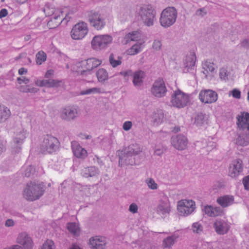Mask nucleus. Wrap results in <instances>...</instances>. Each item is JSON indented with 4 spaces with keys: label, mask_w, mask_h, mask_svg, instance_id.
Masks as SVG:
<instances>
[{
    "label": "nucleus",
    "mask_w": 249,
    "mask_h": 249,
    "mask_svg": "<svg viewBox=\"0 0 249 249\" xmlns=\"http://www.w3.org/2000/svg\"><path fill=\"white\" fill-rule=\"evenodd\" d=\"M179 130H180V128H179V127H175V128L173 129L172 131H173V132H175V133H177V132H178Z\"/></svg>",
    "instance_id": "59"
},
{
    "label": "nucleus",
    "mask_w": 249,
    "mask_h": 249,
    "mask_svg": "<svg viewBox=\"0 0 249 249\" xmlns=\"http://www.w3.org/2000/svg\"><path fill=\"white\" fill-rule=\"evenodd\" d=\"M237 124L239 128L249 130V113H241L237 117Z\"/></svg>",
    "instance_id": "19"
},
{
    "label": "nucleus",
    "mask_w": 249,
    "mask_h": 249,
    "mask_svg": "<svg viewBox=\"0 0 249 249\" xmlns=\"http://www.w3.org/2000/svg\"><path fill=\"white\" fill-rule=\"evenodd\" d=\"M95 172V168L94 167L88 168L85 170L83 176L86 178H88L89 177H92V176L94 175Z\"/></svg>",
    "instance_id": "40"
},
{
    "label": "nucleus",
    "mask_w": 249,
    "mask_h": 249,
    "mask_svg": "<svg viewBox=\"0 0 249 249\" xmlns=\"http://www.w3.org/2000/svg\"><path fill=\"white\" fill-rule=\"evenodd\" d=\"M130 212L133 213H136L138 212V206L135 203L131 204L129 208Z\"/></svg>",
    "instance_id": "49"
},
{
    "label": "nucleus",
    "mask_w": 249,
    "mask_h": 249,
    "mask_svg": "<svg viewBox=\"0 0 249 249\" xmlns=\"http://www.w3.org/2000/svg\"><path fill=\"white\" fill-rule=\"evenodd\" d=\"M129 150L127 152V157H132L133 155L138 154L140 150V147L137 144H133L128 147Z\"/></svg>",
    "instance_id": "34"
},
{
    "label": "nucleus",
    "mask_w": 249,
    "mask_h": 249,
    "mask_svg": "<svg viewBox=\"0 0 249 249\" xmlns=\"http://www.w3.org/2000/svg\"><path fill=\"white\" fill-rule=\"evenodd\" d=\"M15 225L14 221L11 219H8L5 221V225L6 227H11Z\"/></svg>",
    "instance_id": "52"
},
{
    "label": "nucleus",
    "mask_w": 249,
    "mask_h": 249,
    "mask_svg": "<svg viewBox=\"0 0 249 249\" xmlns=\"http://www.w3.org/2000/svg\"><path fill=\"white\" fill-rule=\"evenodd\" d=\"M88 32L87 24L83 21L79 22L72 27L71 32V36L73 39L80 40L86 36Z\"/></svg>",
    "instance_id": "7"
},
{
    "label": "nucleus",
    "mask_w": 249,
    "mask_h": 249,
    "mask_svg": "<svg viewBox=\"0 0 249 249\" xmlns=\"http://www.w3.org/2000/svg\"><path fill=\"white\" fill-rule=\"evenodd\" d=\"M62 83L61 81L49 79V80H40L37 79L35 81V84L39 87H58Z\"/></svg>",
    "instance_id": "21"
},
{
    "label": "nucleus",
    "mask_w": 249,
    "mask_h": 249,
    "mask_svg": "<svg viewBox=\"0 0 249 249\" xmlns=\"http://www.w3.org/2000/svg\"><path fill=\"white\" fill-rule=\"evenodd\" d=\"M132 32L125 35L124 37V42L127 44L132 41Z\"/></svg>",
    "instance_id": "50"
},
{
    "label": "nucleus",
    "mask_w": 249,
    "mask_h": 249,
    "mask_svg": "<svg viewBox=\"0 0 249 249\" xmlns=\"http://www.w3.org/2000/svg\"><path fill=\"white\" fill-rule=\"evenodd\" d=\"M77 114V109L73 106H68L63 108L60 112V117L66 120L73 119Z\"/></svg>",
    "instance_id": "13"
},
{
    "label": "nucleus",
    "mask_w": 249,
    "mask_h": 249,
    "mask_svg": "<svg viewBox=\"0 0 249 249\" xmlns=\"http://www.w3.org/2000/svg\"><path fill=\"white\" fill-rule=\"evenodd\" d=\"M28 170H29L30 172H31V171H33L34 170V168L32 166H30L29 167L28 169H27V171Z\"/></svg>",
    "instance_id": "63"
},
{
    "label": "nucleus",
    "mask_w": 249,
    "mask_h": 249,
    "mask_svg": "<svg viewBox=\"0 0 249 249\" xmlns=\"http://www.w3.org/2000/svg\"><path fill=\"white\" fill-rule=\"evenodd\" d=\"M209 92H210L211 93H216L214 91L212 90H210V89H208V90H201L200 93H207Z\"/></svg>",
    "instance_id": "57"
},
{
    "label": "nucleus",
    "mask_w": 249,
    "mask_h": 249,
    "mask_svg": "<svg viewBox=\"0 0 249 249\" xmlns=\"http://www.w3.org/2000/svg\"><path fill=\"white\" fill-rule=\"evenodd\" d=\"M132 126V123L130 121H126L124 123L123 128L125 130L127 131L131 129Z\"/></svg>",
    "instance_id": "44"
},
{
    "label": "nucleus",
    "mask_w": 249,
    "mask_h": 249,
    "mask_svg": "<svg viewBox=\"0 0 249 249\" xmlns=\"http://www.w3.org/2000/svg\"><path fill=\"white\" fill-rule=\"evenodd\" d=\"M58 144L59 141L57 138L48 135L44 138L41 148L43 152L51 154L56 151Z\"/></svg>",
    "instance_id": "9"
},
{
    "label": "nucleus",
    "mask_w": 249,
    "mask_h": 249,
    "mask_svg": "<svg viewBox=\"0 0 249 249\" xmlns=\"http://www.w3.org/2000/svg\"><path fill=\"white\" fill-rule=\"evenodd\" d=\"M54 73V71L52 70H50L47 71L45 74V77L48 78H50Z\"/></svg>",
    "instance_id": "53"
},
{
    "label": "nucleus",
    "mask_w": 249,
    "mask_h": 249,
    "mask_svg": "<svg viewBox=\"0 0 249 249\" xmlns=\"http://www.w3.org/2000/svg\"><path fill=\"white\" fill-rule=\"evenodd\" d=\"M230 93L235 94V93H241V92L239 91V90H238L236 89H233L232 90H231Z\"/></svg>",
    "instance_id": "58"
},
{
    "label": "nucleus",
    "mask_w": 249,
    "mask_h": 249,
    "mask_svg": "<svg viewBox=\"0 0 249 249\" xmlns=\"http://www.w3.org/2000/svg\"><path fill=\"white\" fill-rule=\"evenodd\" d=\"M44 191L42 183L30 182L27 184L23 195L27 200L34 201L38 199L43 194Z\"/></svg>",
    "instance_id": "1"
},
{
    "label": "nucleus",
    "mask_w": 249,
    "mask_h": 249,
    "mask_svg": "<svg viewBox=\"0 0 249 249\" xmlns=\"http://www.w3.org/2000/svg\"><path fill=\"white\" fill-rule=\"evenodd\" d=\"M243 162L240 159L233 160L229 168V175L232 178L237 177L242 171Z\"/></svg>",
    "instance_id": "11"
},
{
    "label": "nucleus",
    "mask_w": 249,
    "mask_h": 249,
    "mask_svg": "<svg viewBox=\"0 0 249 249\" xmlns=\"http://www.w3.org/2000/svg\"><path fill=\"white\" fill-rule=\"evenodd\" d=\"M70 249H81L78 246H77L76 245H73L72 247Z\"/></svg>",
    "instance_id": "61"
},
{
    "label": "nucleus",
    "mask_w": 249,
    "mask_h": 249,
    "mask_svg": "<svg viewBox=\"0 0 249 249\" xmlns=\"http://www.w3.org/2000/svg\"><path fill=\"white\" fill-rule=\"evenodd\" d=\"M10 115V110L7 107L0 105V122L7 120Z\"/></svg>",
    "instance_id": "32"
},
{
    "label": "nucleus",
    "mask_w": 249,
    "mask_h": 249,
    "mask_svg": "<svg viewBox=\"0 0 249 249\" xmlns=\"http://www.w3.org/2000/svg\"><path fill=\"white\" fill-rule=\"evenodd\" d=\"M202 11V9H200L199 11H198L197 12V15H201L202 16H203V14H201V12Z\"/></svg>",
    "instance_id": "64"
},
{
    "label": "nucleus",
    "mask_w": 249,
    "mask_h": 249,
    "mask_svg": "<svg viewBox=\"0 0 249 249\" xmlns=\"http://www.w3.org/2000/svg\"><path fill=\"white\" fill-rule=\"evenodd\" d=\"M204 211L206 214L211 217L220 215L222 213V211L219 207H213L211 206H205Z\"/></svg>",
    "instance_id": "22"
},
{
    "label": "nucleus",
    "mask_w": 249,
    "mask_h": 249,
    "mask_svg": "<svg viewBox=\"0 0 249 249\" xmlns=\"http://www.w3.org/2000/svg\"><path fill=\"white\" fill-rule=\"evenodd\" d=\"M101 59L95 57H91L82 60L77 64V72L81 75H84L90 72L101 65Z\"/></svg>",
    "instance_id": "3"
},
{
    "label": "nucleus",
    "mask_w": 249,
    "mask_h": 249,
    "mask_svg": "<svg viewBox=\"0 0 249 249\" xmlns=\"http://www.w3.org/2000/svg\"><path fill=\"white\" fill-rule=\"evenodd\" d=\"M156 11L151 4L142 5L138 12V15L141 17L143 23L147 26H152L156 17Z\"/></svg>",
    "instance_id": "4"
},
{
    "label": "nucleus",
    "mask_w": 249,
    "mask_h": 249,
    "mask_svg": "<svg viewBox=\"0 0 249 249\" xmlns=\"http://www.w3.org/2000/svg\"><path fill=\"white\" fill-rule=\"evenodd\" d=\"M46 54L42 51H39L36 54V62L38 65H41L46 60Z\"/></svg>",
    "instance_id": "35"
},
{
    "label": "nucleus",
    "mask_w": 249,
    "mask_h": 249,
    "mask_svg": "<svg viewBox=\"0 0 249 249\" xmlns=\"http://www.w3.org/2000/svg\"><path fill=\"white\" fill-rule=\"evenodd\" d=\"M132 41H138L140 38V34L138 31L132 32Z\"/></svg>",
    "instance_id": "46"
},
{
    "label": "nucleus",
    "mask_w": 249,
    "mask_h": 249,
    "mask_svg": "<svg viewBox=\"0 0 249 249\" xmlns=\"http://www.w3.org/2000/svg\"><path fill=\"white\" fill-rule=\"evenodd\" d=\"M189 101L188 94H174L171 102L174 106L180 108L184 107Z\"/></svg>",
    "instance_id": "12"
},
{
    "label": "nucleus",
    "mask_w": 249,
    "mask_h": 249,
    "mask_svg": "<svg viewBox=\"0 0 249 249\" xmlns=\"http://www.w3.org/2000/svg\"><path fill=\"white\" fill-rule=\"evenodd\" d=\"M88 17L90 25L97 30H102L106 25L104 15L100 11H89Z\"/></svg>",
    "instance_id": "5"
},
{
    "label": "nucleus",
    "mask_w": 249,
    "mask_h": 249,
    "mask_svg": "<svg viewBox=\"0 0 249 249\" xmlns=\"http://www.w3.org/2000/svg\"><path fill=\"white\" fill-rule=\"evenodd\" d=\"M3 149V145L1 144H0V153H1Z\"/></svg>",
    "instance_id": "62"
},
{
    "label": "nucleus",
    "mask_w": 249,
    "mask_h": 249,
    "mask_svg": "<svg viewBox=\"0 0 249 249\" xmlns=\"http://www.w3.org/2000/svg\"><path fill=\"white\" fill-rule=\"evenodd\" d=\"M196 59V58L194 53H191L189 56L186 57L184 65L185 67L187 68V70L189 69H192L195 66Z\"/></svg>",
    "instance_id": "29"
},
{
    "label": "nucleus",
    "mask_w": 249,
    "mask_h": 249,
    "mask_svg": "<svg viewBox=\"0 0 249 249\" xmlns=\"http://www.w3.org/2000/svg\"><path fill=\"white\" fill-rule=\"evenodd\" d=\"M68 231L74 236H78L80 233V229L79 225L74 222L69 223L67 224Z\"/></svg>",
    "instance_id": "28"
},
{
    "label": "nucleus",
    "mask_w": 249,
    "mask_h": 249,
    "mask_svg": "<svg viewBox=\"0 0 249 249\" xmlns=\"http://www.w3.org/2000/svg\"><path fill=\"white\" fill-rule=\"evenodd\" d=\"M4 249H22V248L18 245H13L10 247L6 248Z\"/></svg>",
    "instance_id": "55"
},
{
    "label": "nucleus",
    "mask_w": 249,
    "mask_h": 249,
    "mask_svg": "<svg viewBox=\"0 0 249 249\" xmlns=\"http://www.w3.org/2000/svg\"><path fill=\"white\" fill-rule=\"evenodd\" d=\"M219 76L221 79H225L227 78L228 74L226 69L222 68L220 70Z\"/></svg>",
    "instance_id": "45"
},
{
    "label": "nucleus",
    "mask_w": 249,
    "mask_h": 249,
    "mask_svg": "<svg viewBox=\"0 0 249 249\" xmlns=\"http://www.w3.org/2000/svg\"><path fill=\"white\" fill-rule=\"evenodd\" d=\"M107 243L106 237L102 236H95L89 239L91 249H105Z\"/></svg>",
    "instance_id": "10"
},
{
    "label": "nucleus",
    "mask_w": 249,
    "mask_h": 249,
    "mask_svg": "<svg viewBox=\"0 0 249 249\" xmlns=\"http://www.w3.org/2000/svg\"><path fill=\"white\" fill-rule=\"evenodd\" d=\"M192 230L194 232L199 233L203 231V227L199 222L194 223L192 226Z\"/></svg>",
    "instance_id": "39"
},
{
    "label": "nucleus",
    "mask_w": 249,
    "mask_h": 249,
    "mask_svg": "<svg viewBox=\"0 0 249 249\" xmlns=\"http://www.w3.org/2000/svg\"><path fill=\"white\" fill-rule=\"evenodd\" d=\"M55 12L56 14L47 23V26L50 29H53L58 27L64 19L62 11L57 10Z\"/></svg>",
    "instance_id": "17"
},
{
    "label": "nucleus",
    "mask_w": 249,
    "mask_h": 249,
    "mask_svg": "<svg viewBox=\"0 0 249 249\" xmlns=\"http://www.w3.org/2000/svg\"><path fill=\"white\" fill-rule=\"evenodd\" d=\"M243 183L246 190H249V175L243 178Z\"/></svg>",
    "instance_id": "48"
},
{
    "label": "nucleus",
    "mask_w": 249,
    "mask_h": 249,
    "mask_svg": "<svg viewBox=\"0 0 249 249\" xmlns=\"http://www.w3.org/2000/svg\"><path fill=\"white\" fill-rule=\"evenodd\" d=\"M27 69H25L24 68H21L18 70V73L20 75H23L26 74L27 73Z\"/></svg>",
    "instance_id": "54"
},
{
    "label": "nucleus",
    "mask_w": 249,
    "mask_h": 249,
    "mask_svg": "<svg viewBox=\"0 0 249 249\" xmlns=\"http://www.w3.org/2000/svg\"><path fill=\"white\" fill-rule=\"evenodd\" d=\"M109 61L110 65L113 67H116L117 66L120 65L122 63L120 59H117V60L115 59L114 56L113 54H112V53H111L109 55Z\"/></svg>",
    "instance_id": "38"
},
{
    "label": "nucleus",
    "mask_w": 249,
    "mask_h": 249,
    "mask_svg": "<svg viewBox=\"0 0 249 249\" xmlns=\"http://www.w3.org/2000/svg\"><path fill=\"white\" fill-rule=\"evenodd\" d=\"M215 231L218 234L223 235L227 233L230 229L228 222L223 220H216L213 224Z\"/></svg>",
    "instance_id": "14"
},
{
    "label": "nucleus",
    "mask_w": 249,
    "mask_h": 249,
    "mask_svg": "<svg viewBox=\"0 0 249 249\" xmlns=\"http://www.w3.org/2000/svg\"><path fill=\"white\" fill-rule=\"evenodd\" d=\"M144 75V72L142 71H138L135 72L133 74V82L135 86H140L142 83V78Z\"/></svg>",
    "instance_id": "30"
},
{
    "label": "nucleus",
    "mask_w": 249,
    "mask_h": 249,
    "mask_svg": "<svg viewBox=\"0 0 249 249\" xmlns=\"http://www.w3.org/2000/svg\"><path fill=\"white\" fill-rule=\"evenodd\" d=\"M8 15V11L6 9H2L0 11V18L5 17Z\"/></svg>",
    "instance_id": "51"
},
{
    "label": "nucleus",
    "mask_w": 249,
    "mask_h": 249,
    "mask_svg": "<svg viewBox=\"0 0 249 249\" xmlns=\"http://www.w3.org/2000/svg\"><path fill=\"white\" fill-rule=\"evenodd\" d=\"M152 93H165L167 89L164 81L162 78H159L154 82L151 88Z\"/></svg>",
    "instance_id": "18"
},
{
    "label": "nucleus",
    "mask_w": 249,
    "mask_h": 249,
    "mask_svg": "<svg viewBox=\"0 0 249 249\" xmlns=\"http://www.w3.org/2000/svg\"><path fill=\"white\" fill-rule=\"evenodd\" d=\"M71 148L73 154L77 158L83 159L87 157L86 150L82 148L77 142H71Z\"/></svg>",
    "instance_id": "20"
},
{
    "label": "nucleus",
    "mask_w": 249,
    "mask_h": 249,
    "mask_svg": "<svg viewBox=\"0 0 249 249\" xmlns=\"http://www.w3.org/2000/svg\"><path fill=\"white\" fill-rule=\"evenodd\" d=\"M17 242L23 246L25 249H31L33 246V243L31 238L25 232L20 233Z\"/></svg>",
    "instance_id": "15"
},
{
    "label": "nucleus",
    "mask_w": 249,
    "mask_h": 249,
    "mask_svg": "<svg viewBox=\"0 0 249 249\" xmlns=\"http://www.w3.org/2000/svg\"><path fill=\"white\" fill-rule=\"evenodd\" d=\"M17 81L19 85L27 84L30 82V79L25 76L18 77Z\"/></svg>",
    "instance_id": "43"
},
{
    "label": "nucleus",
    "mask_w": 249,
    "mask_h": 249,
    "mask_svg": "<svg viewBox=\"0 0 249 249\" xmlns=\"http://www.w3.org/2000/svg\"><path fill=\"white\" fill-rule=\"evenodd\" d=\"M144 42L137 43L133 45L130 49H128L126 53L128 55H135L142 51Z\"/></svg>",
    "instance_id": "27"
},
{
    "label": "nucleus",
    "mask_w": 249,
    "mask_h": 249,
    "mask_svg": "<svg viewBox=\"0 0 249 249\" xmlns=\"http://www.w3.org/2000/svg\"><path fill=\"white\" fill-rule=\"evenodd\" d=\"M146 182L149 188L151 189L154 190L158 188V184L155 182L154 180L151 178L146 179Z\"/></svg>",
    "instance_id": "41"
},
{
    "label": "nucleus",
    "mask_w": 249,
    "mask_h": 249,
    "mask_svg": "<svg viewBox=\"0 0 249 249\" xmlns=\"http://www.w3.org/2000/svg\"><path fill=\"white\" fill-rule=\"evenodd\" d=\"M172 144L176 149L182 150L187 147L188 141L184 136L178 135L172 137Z\"/></svg>",
    "instance_id": "16"
},
{
    "label": "nucleus",
    "mask_w": 249,
    "mask_h": 249,
    "mask_svg": "<svg viewBox=\"0 0 249 249\" xmlns=\"http://www.w3.org/2000/svg\"><path fill=\"white\" fill-rule=\"evenodd\" d=\"M96 76L100 82H103L108 79V73L104 69H100L96 72Z\"/></svg>",
    "instance_id": "33"
},
{
    "label": "nucleus",
    "mask_w": 249,
    "mask_h": 249,
    "mask_svg": "<svg viewBox=\"0 0 249 249\" xmlns=\"http://www.w3.org/2000/svg\"><path fill=\"white\" fill-rule=\"evenodd\" d=\"M112 41V37L108 35H98L94 36L91 41L92 48L95 51L105 49Z\"/></svg>",
    "instance_id": "6"
},
{
    "label": "nucleus",
    "mask_w": 249,
    "mask_h": 249,
    "mask_svg": "<svg viewBox=\"0 0 249 249\" xmlns=\"http://www.w3.org/2000/svg\"><path fill=\"white\" fill-rule=\"evenodd\" d=\"M157 210L158 212L162 214L169 213L171 211V205L169 200L160 201Z\"/></svg>",
    "instance_id": "23"
},
{
    "label": "nucleus",
    "mask_w": 249,
    "mask_h": 249,
    "mask_svg": "<svg viewBox=\"0 0 249 249\" xmlns=\"http://www.w3.org/2000/svg\"><path fill=\"white\" fill-rule=\"evenodd\" d=\"M54 244L52 240H47L40 249H54Z\"/></svg>",
    "instance_id": "37"
},
{
    "label": "nucleus",
    "mask_w": 249,
    "mask_h": 249,
    "mask_svg": "<svg viewBox=\"0 0 249 249\" xmlns=\"http://www.w3.org/2000/svg\"><path fill=\"white\" fill-rule=\"evenodd\" d=\"M195 208V202L192 200L182 199L178 202L177 210L181 216H186L190 214Z\"/></svg>",
    "instance_id": "8"
},
{
    "label": "nucleus",
    "mask_w": 249,
    "mask_h": 249,
    "mask_svg": "<svg viewBox=\"0 0 249 249\" xmlns=\"http://www.w3.org/2000/svg\"><path fill=\"white\" fill-rule=\"evenodd\" d=\"M161 44L160 41L158 40H154L153 44V48L156 50H159L160 49Z\"/></svg>",
    "instance_id": "47"
},
{
    "label": "nucleus",
    "mask_w": 249,
    "mask_h": 249,
    "mask_svg": "<svg viewBox=\"0 0 249 249\" xmlns=\"http://www.w3.org/2000/svg\"><path fill=\"white\" fill-rule=\"evenodd\" d=\"M245 138L242 136H239L237 139L236 143L240 145L245 146L249 143V136H246Z\"/></svg>",
    "instance_id": "36"
},
{
    "label": "nucleus",
    "mask_w": 249,
    "mask_h": 249,
    "mask_svg": "<svg viewBox=\"0 0 249 249\" xmlns=\"http://www.w3.org/2000/svg\"><path fill=\"white\" fill-rule=\"evenodd\" d=\"M233 201V196L229 195L221 196L217 199V202L223 207H228L232 204Z\"/></svg>",
    "instance_id": "25"
},
{
    "label": "nucleus",
    "mask_w": 249,
    "mask_h": 249,
    "mask_svg": "<svg viewBox=\"0 0 249 249\" xmlns=\"http://www.w3.org/2000/svg\"><path fill=\"white\" fill-rule=\"evenodd\" d=\"M177 238L175 236L167 237L162 242V247L164 249H169L174 244Z\"/></svg>",
    "instance_id": "31"
},
{
    "label": "nucleus",
    "mask_w": 249,
    "mask_h": 249,
    "mask_svg": "<svg viewBox=\"0 0 249 249\" xmlns=\"http://www.w3.org/2000/svg\"><path fill=\"white\" fill-rule=\"evenodd\" d=\"M200 101L205 104H211L217 100V94H199Z\"/></svg>",
    "instance_id": "26"
},
{
    "label": "nucleus",
    "mask_w": 249,
    "mask_h": 249,
    "mask_svg": "<svg viewBox=\"0 0 249 249\" xmlns=\"http://www.w3.org/2000/svg\"><path fill=\"white\" fill-rule=\"evenodd\" d=\"M102 91L100 89L97 88H93L86 89L85 90H83L81 91L80 93H100Z\"/></svg>",
    "instance_id": "42"
},
{
    "label": "nucleus",
    "mask_w": 249,
    "mask_h": 249,
    "mask_svg": "<svg viewBox=\"0 0 249 249\" xmlns=\"http://www.w3.org/2000/svg\"><path fill=\"white\" fill-rule=\"evenodd\" d=\"M208 118L202 113H198L194 118V124L197 126H201L208 124Z\"/></svg>",
    "instance_id": "24"
},
{
    "label": "nucleus",
    "mask_w": 249,
    "mask_h": 249,
    "mask_svg": "<svg viewBox=\"0 0 249 249\" xmlns=\"http://www.w3.org/2000/svg\"><path fill=\"white\" fill-rule=\"evenodd\" d=\"M163 152V148H162L161 149H156L155 151V154H156L157 155H160L161 154H162Z\"/></svg>",
    "instance_id": "56"
},
{
    "label": "nucleus",
    "mask_w": 249,
    "mask_h": 249,
    "mask_svg": "<svg viewBox=\"0 0 249 249\" xmlns=\"http://www.w3.org/2000/svg\"><path fill=\"white\" fill-rule=\"evenodd\" d=\"M232 96L237 99H239L241 97V94H232Z\"/></svg>",
    "instance_id": "60"
},
{
    "label": "nucleus",
    "mask_w": 249,
    "mask_h": 249,
    "mask_svg": "<svg viewBox=\"0 0 249 249\" xmlns=\"http://www.w3.org/2000/svg\"><path fill=\"white\" fill-rule=\"evenodd\" d=\"M177 15V11L174 7H168L165 8L160 14V25L164 28L171 26L175 23Z\"/></svg>",
    "instance_id": "2"
}]
</instances>
